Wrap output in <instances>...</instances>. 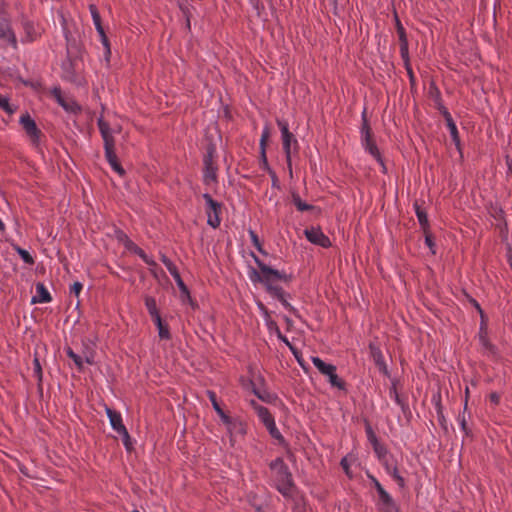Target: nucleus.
Here are the masks:
<instances>
[{"label": "nucleus", "instance_id": "nucleus-1", "mask_svg": "<svg viewBox=\"0 0 512 512\" xmlns=\"http://www.w3.org/2000/svg\"><path fill=\"white\" fill-rule=\"evenodd\" d=\"M259 271L255 268L251 267L249 276L252 282L261 283L266 292L276 298L281 304L294 316L300 317L299 312L296 308H294L288 300L285 298V295H288V292L284 291L281 286L275 284L276 281H283L286 284H289L294 276L292 274H286L283 271H279L274 269L268 265H266L260 258L255 255L253 252L251 253Z\"/></svg>", "mask_w": 512, "mask_h": 512}, {"label": "nucleus", "instance_id": "nucleus-2", "mask_svg": "<svg viewBox=\"0 0 512 512\" xmlns=\"http://www.w3.org/2000/svg\"><path fill=\"white\" fill-rule=\"evenodd\" d=\"M99 131L104 141V150H105V158L110 164L111 168L121 177H124L126 174L125 169L122 167L121 163L115 152V139L112 135V131L108 122H106L103 118H99L97 121Z\"/></svg>", "mask_w": 512, "mask_h": 512}, {"label": "nucleus", "instance_id": "nucleus-3", "mask_svg": "<svg viewBox=\"0 0 512 512\" xmlns=\"http://www.w3.org/2000/svg\"><path fill=\"white\" fill-rule=\"evenodd\" d=\"M271 470L276 472L277 490L283 496H289L294 487L292 473L284 462L283 458L278 457L269 464Z\"/></svg>", "mask_w": 512, "mask_h": 512}, {"label": "nucleus", "instance_id": "nucleus-4", "mask_svg": "<svg viewBox=\"0 0 512 512\" xmlns=\"http://www.w3.org/2000/svg\"><path fill=\"white\" fill-rule=\"evenodd\" d=\"M161 261L165 265V267L167 268V270L169 271V273L171 274L173 279L175 280V282L180 290L181 301L183 303H188L192 307V309H194V310L197 309L198 304L192 299V297L190 295V291H189L187 285L184 283L176 265L166 255L161 256Z\"/></svg>", "mask_w": 512, "mask_h": 512}, {"label": "nucleus", "instance_id": "nucleus-5", "mask_svg": "<svg viewBox=\"0 0 512 512\" xmlns=\"http://www.w3.org/2000/svg\"><path fill=\"white\" fill-rule=\"evenodd\" d=\"M215 157L216 145L212 141H209V143L206 146V152L203 157V180L205 184L217 182L218 167L214 162Z\"/></svg>", "mask_w": 512, "mask_h": 512}, {"label": "nucleus", "instance_id": "nucleus-6", "mask_svg": "<svg viewBox=\"0 0 512 512\" xmlns=\"http://www.w3.org/2000/svg\"><path fill=\"white\" fill-rule=\"evenodd\" d=\"M312 362L321 374L328 377L331 386L337 387L340 390H346V383L336 374L337 368L335 365L326 363L317 356L312 357Z\"/></svg>", "mask_w": 512, "mask_h": 512}, {"label": "nucleus", "instance_id": "nucleus-7", "mask_svg": "<svg viewBox=\"0 0 512 512\" xmlns=\"http://www.w3.org/2000/svg\"><path fill=\"white\" fill-rule=\"evenodd\" d=\"M205 200V213L207 215V224L212 228H218L221 224L220 214L222 212L223 204L212 198L209 193L202 195Z\"/></svg>", "mask_w": 512, "mask_h": 512}, {"label": "nucleus", "instance_id": "nucleus-8", "mask_svg": "<svg viewBox=\"0 0 512 512\" xmlns=\"http://www.w3.org/2000/svg\"><path fill=\"white\" fill-rule=\"evenodd\" d=\"M22 128L26 132L27 136L30 138L31 143L34 146H38L40 143V139L43 136L42 131L37 127V124L34 119L29 115V113H25L20 117L19 120Z\"/></svg>", "mask_w": 512, "mask_h": 512}, {"label": "nucleus", "instance_id": "nucleus-9", "mask_svg": "<svg viewBox=\"0 0 512 512\" xmlns=\"http://www.w3.org/2000/svg\"><path fill=\"white\" fill-rule=\"evenodd\" d=\"M51 95L65 111L75 115L81 113V106L74 99L64 97L59 86L53 87Z\"/></svg>", "mask_w": 512, "mask_h": 512}, {"label": "nucleus", "instance_id": "nucleus-10", "mask_svg": "<svg viewBox=\"0 0 512 512\" xmlns=\"http://www.w3.org/2000/svg\"><path fill=\"white\" fill-rule=\"evenodd\" d=\"M304 234L307 240L315 245H319L323 248H328L331 246L329 237L322 232L320 227H311L309 229H305Z\"/></svg>", "mask_w": 512, "mask_h": 512}, {"label": "nucleus", "instance_id": "nucleus-11", "mask_svg": "<svg viewBox=\"0 0 512 512\" xmlns=\"http://www.w3.org/2000/svg\"><path fill=\"white\" fill-rule=\"evenodd\" d=\"M282 145H283V151L285 153L286 157V163L289 170V173L292 175V145L295 152H298L299 150V144L297 139L295 138L294 134H289L282 137Z\"/></svg>", "mask_w": 512, "mask_h": 512}, {"label": "nucleus", "instance_id": "nucleus-12", "mask_svg": "<svg viewBox=\"0 0 512 512\" xmlns=\"http://www.w3.org/2000/svg\"><path fill=\"white\" fill-rule=\"evenodd\" d=\"M479 341L483 348H485L490 353V355H492L496 359L499 357L497 347L494 344H492L488 339L487 317L481 319L479 329Z\"/></svg>", "mask_w": 512, "mask_h": 512}, {"label": "nucleus", "instance_id": "nucleus-13", "mask_svg": "<svg viewBox=\"0 0 512 512\" xmlns=\"http://www.w3.org/2000/svg\"><path fill=\"white\" fill-rule=\"evenodd\" d=\"M269 137H270V129H269V127L266 126L263 129L261 139H260V144H259V149H260L259 162H260L261 169L265 170L267 173H270V171H273V169L270 167V165L268 163V159H267V155H266V147H267V142H268Z\"/></svg>", "mask_w": 512, "mask_h": 512}, {"label": "nucleus", "instance_id": "nucleus-14", "mask_svg": "<svg viewBox=\"0 0 512 512\" xmlns=\"http://www.w3.org/2000/svg\"><path fill=\"white\" fill-rule=\"evenodd\" d=\"M368 347L370 351V356L373 359L375 365L378 367L379 371L383 373L385 376L389 377L390 374L379 345H377L374 342H370Z\"/></svg>", "mask_w": 512, "mask_h": 512}, {"label": "nucleus", "instance_id": "nucleus-15", "mask_svg": "<svg viewBox=\"0 0 512 512\" xmlns=\"http://www.w3.org/2000/svg\"><path fill=\"white\" fill-rule=\"evenodd\" d=\"M65 39H66V52L67 57L71 59H81L82 56V46L81 44L71 36L70 32L65 29Z\"/></svg>", "mask_w": 512, "mask_h": 512}, {"label": "nucleus", "instance_id": "nucleus-16", "mask_svg": "<svg viewBox=\"0 0 512 512\" xmlns=\"http://www.w3.org/2000/svg\"><path fill=\"white\" fill-rule=\"evenodd\" d=\"M488 213L498 222L496 227L499 228L501 232H507V222L505 219V212L502 207L497 203H491L488 207Z\"/></svg>", "mask_w": 512, "mask_h": 512}, {"label": "nucleus", "instance_id": "nucleus-17", "mask_svg": "<svg viewBox=\"0 0 512 512\" xmlns=\"http://www.w3.org/2000/svg\"><path fill=\"white\" fill-rule=\"evenodd\" d=\"M81 59L68 58L62 63L63 78L70 82H75L77 79L76 67L78 61Z\"/></svg>", "mask_w": 512, "mask_h": 512}, {"label": "nucleus", "instance_id": "nucleus-18", "mask_svg": "<svg viewBox=\"0 0 512 512\" xmlns=\"http://www.w3.org/2000/svg\"><path fill=\"white\" fill-rule=\"evenodd\" d=\"M227 431L230 435V441H233V437L236 435L244 436L247 433L246 424L239 418H232L230 424H225Z\"/></svg>", "mask_w": 512, "mask_h": 512}, {"label": "nucleus", "instance_id": "nucleus-19", "mask_svg": "<svg viewBox=\"0 0 512 512\" xmlns=\"http://www.w3.org/2000/svg\"><path fill=\"white\" fill-rule=\"evenodd\" d=\"M0 39L9 42L13 47L17 46V39L7 19H0Z\"/></svg>", "mask_w": 512, "mask_h": 512}, {"label": "nucleus", "instance_id": "nucleus-20", "mask_svg": "<svg viewBox=\"0 0 512 512\" xmlns=\"http://www.w3.org/2000/svg\"><path fill=\"white\" fill-rule=\"evenodd\" d=\"M443 117H444V119L446 121V125L450 131V135H451L453 143L455 144L458 151H461V141H460L458 129H457V126H456L450 112L443 111Z\"/></svg>", "mask_w": 512, "mask_h": 512}, {"label": "nucleus", "instance_id": "nucleus-21", "mask_svg": "<svg viewBox=\"0 0 512 512\" xmlns=\"http://www.w3.org/2000/svg\"><path fill=\"white\" fill-rule=\"evenodd\" d=\"M106 414L109 418V421H110V424H111V427L117 432V433H120V432H124L126 427L125 425L123 424V421H122V417H121V414L106 406Z\"/></svg>", "mask_w": 512, "mask_h": 512}, {"label": "nucleus", "instance_id": "nucleus-22", "mask_svg": "<svg viewBox=\"0 0 512 512\" xmlns=\"http://www.w3.org/2000/svg\"><path fill=\"white\" fill-rule=\"evenodd\" d=\"M361 141H362V145L364 146L365 150L368 151L385 170L386 167H385L382 155H381V153L377 147V144L375 142L374 136H370L368 140H361Z\"/></svg>", "mask_w": 512, "mask_h": 512}, {"label": "nucleus", "instance_id": "nucleus-23", "mask_svg": "<svg viewBox=\"0 0 512 512\" xmlns=\"http://www.w3.org/2000/svg\"><path fill=\"white\" fill-rule=\"evenodd\" d=\"M207 396H208L209 400L211 401L213 409L219 415V417L221 418L222 422L224 424H230L231 417L229 415H227L224 412V410L221 408V406H220V404H219V402L217 400L216 393L214 391H212V390H207Z\"/></svg>", "mask_w": 512, "mask_h": 512}, {"label": "nucleus", "instance_id": "nucleus-24", "mask_svg": "<svg viewBox=\"0 0 512 512\" xmlns=\"http://www.w3.org/2000/svg\"><path fill=\"white\" fill-rule=\"evenodd\" d=\"M36 292L37 294L32 297L31 303H48L52 300V297L48 290L46 289L45 285L41 282H38L36 284Z\"/></svg>", "mask_w": 512, "mask_h": 512}, {"label": "nucleus", "instance_id": "nucleus-25", "mask_svg": "<svg viewBox=\"0 0 512 512\" xmlns=\"http://www.w3.org/2000/svg\"><path fill=\"white\" fill-rule=\"evenodd\" d=\"M291 202L300 212H313L318 209L316 206L304 202L297 192H291Z\"/></svg>", "mask_w": 512, "mask_h": 512}, {"label": "nucleus", "instance_id": "nucleus-26", "mask_svg": "<svg viewBox=\"0 0 512 512\" xmlns=\"http://www.w3.org/2000/svg\"><path fill=\"white\" fill-rule=\"evenodd\" d=\"M126 249L138 255L147 265L156 266V262L153 259L149 258L145 251L138 245H136L133 241H128Z\"/></svg>", "mask_w": 512, "mask_h": 512}, {"label": "nucleus", "instance_id": "nucleus-27", "mask_svg": "<svg viewBox=\"0 0 512 512\" xmlns=\"http://www.w3.org/2000/svg\"><path fill=\"white\" fill-rule=\"evenodd\" d=\"M414 208L422 231L429 230L430 223L428 220L427 212L418 204L417 201L414 203Z\"/></svg>", "mask_w": 512, "mask_h": 512}, {"label": "nucleus", "instance_id": "nucleus-28", "mask_svg": "<svg viewBox=\"0 0 512 512\" xmlns=\"http://www.w3.org/2000/svg\"><path fill=\"white\" fill-rule=\"evenodd\" d=\"M265 427L267 428L270 436L273 439L278 441L279 445H281L283 447H287L288 446L286 440L284 439V437L282 436V434L280 433V431L276 427L275 420H272V421H269L268 423H266Z\"/></svg>", "mask_w": 512, "mask_h": 512}, {"label": "nucleus", "instance_id": "nucleus-29", "mask_svg": "<svg viewBox=\"0 0 512 512\" xmlns=\"http://www.w3.org/2000/svg\"><path fill=\"white\" fill-rule=\"evenodd\" d=\"M429 94L434 99L436 108L440 111V113L443 115V111H448V109L443 105L441 93L436 86V84L432 81L429 87Z\"/></svg>", "mask_w": 512, "mask_h": 512}, {"label": "nucleus", "instance_id": "nucleus-30", "mask_svg": "<svg viewBox=\"0 0 512 512\" xmlns=\"http://www.w3.org/2000/svg\"><path fill=\"white\" fill-rule=\"evenodd\" d=\"M158 329V336L161 340H171L172 335L170 333L169 325L162 319L158 318L153 322Z\"/></svg>", "mask_w": 512, "mask_h": 512}, {"label": "nucleus", "instance_id": "nucleus-31", "mask_svg": "<svg viewBox=\"0 0 512 512\" xmlns=\"http://www.w3.org/2000/svg\"><path fill=\"white\" fill-rule=\"evenodd\" d=\"M370 136H374V133L367 117V110L364 109L362 112L361 140H368Z\"/></svg>", "mask_w": 512, "mask_h": 512}, {"label": "nucleus", "instance_id": "nucleus-32", "mask_svg": "<svg viewBox=\"0 0 512 512\" xmlns=\"http://www.w3.org/2000/svg\"><path fill=\"white\" fill-rule=\"evenodd\" d=\"M433 399L435 400V407H436V412H437V416H438V422H439L440 426L443 428V430L445 432H448L447 421L443 414V407L441 404V395L438 394L437 397L434 396Z\"/></svg>", "mask_w": 512, "mask_h": 512}, {"label": "nucleus", "instance_id": "nucleus-33", "mask_svg": "<svg viewBox=\"0 0 512 512\" xmlns=\"http://www.w3.org/2000/svg\"><path fill=\"white\" fill-rule=\"evenodd\" d=\"M266 325H267L268 330L273 331L277 335V338L280 341L285 343L288 347L291 345L288 338L285 335H283L282 332L280 331V328L276 321H274L273 319H268V322L266 323Z\"/></svg>", "mask_w": 512, "mask_h": 512}, {"label": "nucleus", "instance_id": "nucleus-34", "mask_svg": "<svg viewBox=\"0 0 512 512\" xmlns=\"http://www.w3.org/2000/svg\"><path fill=\"white\" fill-rule=\"evenodd\" d=\"M250 385L252 392L263 402L271 403L274 400V397L268 391L258 389L254 381H250Z\"/></svg>", "mask_w": 512, "mask_h": 512}, {"label": "nucleus", "instance_id": "nucleus-35", "mask_svg": "<svg viewBox=\"0 0 512 512\" xmlns=\"http://www.w3.org/2000/svg\"><path fill=\"white\" fill-rule=\"evenodd\" d=\"M89 10H90L96 30L102 31V29H104V27L102 25L101 16H100L97 6L95 4H90Z\"/></svg>", "mask_w": 512, "mask_h": 512}, {"label": "nucleus", "instance_id": "nucleus-36", "mask_svg": "<svg viewBox=\"0 0 512 512\" xmlns=\"http://www.w3.org/2000/svg\"><path fill=\"white\" fill-rule=\"evenodd\" d=\"M99 36H100V39H101V42L105 48V54H104V58L106 60L107 63L110 62V57H111V46H110V41L106 35V32L104 29H102V32L101 30L100 31H97Z\"/></svg>", "mask_w": 512, "mask_h": 512}, {"label": "nucleus", "instance_id": "nucleus-37", "mask_svg": "<svg viewBox=\"0 0 512 512\" xmlns=\"http://www.w3.org/2000/svg\"><path fill=\"white\" fill-rule=\"evenodd\" d=\"M65 352H66V355L73 360V362L75 363L77 369L79 371H82L83 368H84V365H83V360H82V357L79 356L78 354H76L73 349L69 346L65 347Z\"/></svg>", "mask_w": 512, "mask_h": 512}, {"label": "nucleus", "instance_id": "nucleus-38", "mask_svg": "<svg viewBox=\"0 0 512 512\" xmlns=\"http://www.w3.org/2000/svg\"><path fill=\"white\" fill-rule=\"evenodd\" d=\"M468 393H469V390H468V388H466V397L468 396ZM466 410H467V400L465 401L463 415L459 416V422H460L462 431L465 433L466 436L469 437V436H472V431H471V429H469V427L467 425V421L465 418Z\"/></svg>", "mask_w": 512, "mask_h": 512}, {"label": "nucleus", "instance_id": "nucleus-39", "mask_svg": "<svg viewBox=\"0 0 512 512\" xmlns=\"http://www.w3.org/2000/svg\"><path fill=\"white\" fill-rule=\"evenodd\" d=\"M14 249L17 252V254L20 256V258L23 260L24 263H26L28 265H33L35 263L34 258L27 250H25L17 245H14Z\"/></svg>", "mask_w": 512, "mask_h": 512}, {"label": "nucleus", "instance_id": "nucleus-40", "mask_svg": "<svg viewBox=\"0 0 512 512\" xmlns=\"http://www.w3.org/2000/svg\"><path fill=\"white\" fill-rule=\"evenodd\" d=\"M256 411L264 425L266 423H268L269 421L274 420V417L272 416V414L270 413L268 408H266L264 406H257Z\"/></svg>", "mask_w": 512, "mask_h": 512}, {"label": "nucleus", "instance_id": "nucleus-41", "mask_svg": "<svg viewBox=\"0 0 512 512\" xmlns=\"http://www.w3.org/2000/svg\"><path fill=\"white\" fill-rule=\"evenodd\" d=\"M399 43H400V54H401V58L404 62V66H408V64H410L408 40L399 41Z\"/></svg>", "mask_w": 512, "mask_h": 512}, {"label": "nucleus", "instance_id": "nucleus-42", "mask_svg": "<svg viewBox=\"0 0 512 512\" xmlns=\"http://www.w3.org/2000/svg\"><path fill=\"white\" fill-rule=\"evenodd\" d=\"M372 447H373V450H374L375 454L377 455L378 459L380 461H384L388 454V450H387L386 446L384 444L380 443V441H379L378 443H374L372 445Z\"/></svg>", "mask_w": 512, "mask_h": 512}, {"label": "nucleus", "instance_id": "nucleus-43", "mask_svg": "<svg viewBox=\"0 0 512 512\" xmlns=\"http://www.w3.org/2000/svg\"><path fill=\"white\" fill-rule=\"evenodd\" d=\"M390 395L394 396L396 403L400 405L403 412H405L406 409L408 408V405L402 400V398L398 394L395 381L392 382V386L390 388Z\"/></svg>", "mask_w": 512, "mask_h": 512}, {"label": "nucleus", "instance_id": "nucleus-44", "mask_svg": "<svg viewBox=\"0 0 512 512\" xmlns=\"http://www.w3.org/2000/svg\"><path fill=\"white\" fill-rule=\"evenodd\" d=\"M423 233L425 236V244L428 246L431 253L433 255H435L436 254V243H435L433 234L431 233L430 229L423 231Z\"/></svg>", "mask_w": 512, "mask_h": 512}, {"label": "nucleus", "instance_id": "nucleus-45", "mask_svg": "<svg viewBox=\"0 0 512 512\" xmlns=\"http://www.w3.org/2000/svg\"><path fill=\"white\" fill-rule=\"evenodd\" d=\"M395 26H396V31H397V34H398V38H399V41H406L408 40L407 38V34H406V31L398 17V15L395 13Z\"/></svg>", "mask_w": 512, "mask_h": 512}, {"label": "nucleus", "instance_id": "nucleus-46", "mask_svg": "<svg viewBox=\"0 0 512 512\" xmlns=\"http://www.w3.org/2000/svg\"><path fill=\"white\" fill-rule=\"evenodd\" d=\"M365 431H366L367 439L371 443V445L379 442L378 437L376 436L375 432L373 431L372 426L368 420H365Z\"/></svg>", "mask_w": 512, "mask_h": 512}, {"label": "nucleus", "instance_id": "nucleus-47", "mask_svg": "<svg viewBox=\"0 0 512 512\" xmlns=\"http://www.w3.org/2000/svg\"><path fill=\"white\" fill-rule=\"evenodd\" d=\"M0 107L9 115H12L16 108H14L7 97H4L0 94Z\"/></svg>", "mask_w": 512, "mask_h": 512}, {"label": "nucleus", "instance_id": "nucleus-48", "mask_svg": "<svg viewBox=\"0 0 512 512\" xmlns=\"http://www.w3.org/2000/svg\"><path fill=\"white\" fill-rule=\"evenodd\" d=\"M249 234H250V237H251V241L253 243V245L256 247V249L263 255H266V251L263 249L262 247V244L259 240V237L258 235L253 231V230H250L249 231Z\"/></svg>", "mask_w": 512, "mask_h": 512}, {"label": "nucleus", "instance_id": "nucleus-49", "mask_svg": "<svg viewBox=\"0 0 512 512\" xmlns=\"http://www.w3.org/2000/svg\"><path fill=\"white\" fill-rule=\"evenodd\" d=\"M33 365H34V374L37 377L39 387H41L43 372H42V367H41L40 361L37 357L34 358Z\"/></svg>", "mask_w": 512, "mask_h": 512}, {"label": "nucleus", "instance_id": "nucleus-50", "mask_svg": "<svg viewBox=\"0 0 512 512\" xmlns=\"http://www.w3.org/2000/svg\"><path fill=\"white\" fill-rule=\"evenodd\" d=\"M118 434L122 437V441H123V444H124L126 450L128 452H130L133 449V444H132L131 437H130L127 429H125L124 432H120Z\"/></svg>", "mask_w": 512, "mask_h": 512}, {"label": "nucleus", "instance_id": "nucleus-51", "mask_svg": "<svg viewBox=\"0 0 512 512\" xmlns=\"http://www.w3.org/2000/svg\"><path fill=\"white\" fill-rule=\"evenodd\" d=\"M378 496L379 503L381 506H385L386 504H389L391 501L394 500L386 490L380 491V493H378Z\"/></svg>", "mask_w": 512, "mask_h": 512}, {"label": "nucleus", "instance_id": "nucleus-52", "mask_svg": "<svg viewBox=\"0 0 512 512\" xmlns=\"http://www.w3.org/2000/svg\"><path fill=\"white\" fill-rule=\"evenodd\" d=\"M289 349L290 351L292 352V354L294 355V357L296 358L297 362L299 363V365L305 369V365H304V360H303V357H302V353L294 346V345H290L289 346Z\"/></svg>", "mask_w": 512, "mask_h": 512}, {"label": "nucleus", "instance_id": "nucleus-53", "mask_svg": "<svg viewBox=\"0 0 512 512\" xmlns=\"http://www.w3.org/2000/svg\"><path fill=\"white\" fill-rule=\"evenodd\" d=\"M144 300L148 312L158 309L156 299L154 297L146 296Z\"/></svg>", "mask_w": 512, "mask_h": 512}, {"label": "nucleus", "instance_id": "nucleus-54", "mask_svg": "<svg viewBox=\"0 0 512 512\" xmlns=\"http://www.w3.org/2000/svg\"><path fill=\"white\" fill-rule=\"evenodd\" d=\"M277 125L281 131V134H282V137L283 136H286V135H289V134H292L290 131H289V128H288V123L285 121V120H280V119H277Z\"/></svg>", "mask_w": 512, "mask_h": 512}, {"label": "nucleus", "instance_id": "nucleus-55", "mask_svg": "<svg viewBox=\"0 0 512 512\" xmlns=\"http://www.w3.org/2000/svg\"><path fill=\"white\" fill-rule=\"evenodd\" d=\"M115 235H116V238L122 242L125 246V248L127 247V244H128V241H132L126 233H124L122 230L118 229L115 231Z\"/></svg>", "mask_w": 512, "mask_h": 512}, {"label": "nucleus", "instance_id": "nucleus-56", "mask_svg": "<svg viewBox=\"0 0 512 512\" xmlns=\"http://www.w3.org/2000/svg\"><path fill=\"white\" fill-rule=\"evenodd\" d=\"M381 510L383 512H400V509L394 500L385 506H381Z\"/></svg>", "mask_w": 512, "mask_h": 512}, {"label": "nucleus", "instance_id": "nucleus-57", "mask_svg": "<svg viewBox=\"0 0 512 512\" xmlns=\"http://www.w3.org/2000/svg\"><path fill=\"white\" fill-rule=\"evenodd\" d=\"M268 174L271 177L272 187L276 188V189H280L281 188L280 181H279V178H278L276 172L273 170V171H270V173H268Z\"/></svg>", "mask_w": 512, "mask_h": 512}, {"label": "nucleus", "instance_id": "nucleus-58", "mask_svg": "<svg viewBox=\"0 0 512 512\" xmlns=\"http://www.w3.org/2000/svg\"><path fill=\"white\" fill-rule=\"evenodd\" d=\"M83 285L80 282H74L70 288V293L79 296L82 291Z\"/></svg>", "mask_w": 512, "mask_h": 512}, {"label": "nucleus", "instance_id": "nucleus-59", "mask_svg": "<svg viewBox=\"0 0 512 512\" xmlns=\"http://www.w3.org/2000/svg\"><path fill=\"white\" fill-rule=\"evenodd\" d=\"M405 69H406L408 77H409L410 85H411V87H414V85L416 83V79H415L411 64H408V66H405Z\"/></svg>", "mask_w": 512, "mask_h": 512}, {"label": "nucleus", "instance_id": "nucleus-60", "mask_svg": "<svg viewBox=\"0 0 512 512\" xmlns=\"http://www.w3.org/2000/svg\"><path fill=\"white\" fill-rule=\"evenodd\" d=\"M340 465L341 467L343 468L345 474L348 476V477H352V474L350 472V468H349V464H348V461H347V458L344 457L341 459V462H340Z\"/></svg>", "mask_w": 512, "mask_h": 512}, {"label": "nucleus", "instance_id": "nucleus-61", "mask_svg": "<svg viewBox=\"0 0 512 512\" xmlns=\"http://www.w3.org/2000/svg\"><path fill=\"white\" fill-rule=\"evenodd\" d=\"M258 308L264 314L266 323L268 322V319H272L269 310L267 309V307L263 303L259 302L258 303Z\"/></svg>", "mask_w": 512, "mask_h": 512}, {"label": "nucleus", "instance_id": "nucleus-62", "mask_svg": "<svg viewBox=\"0 0 512 512\" xmlns=\"http://www.w3.org/2000/svg\"><path fill=\"white\" fill-rule=\"evenodd\" d=\"M470 303H471V304L473 305V307H475V308H476V310L479 312L481 319H483V318H485V317H486V315H485V313H484L483 309L481 308L480 304H479L475 299L471 298V299H470Z\"/></svg>", "mask_w": 512, "mask_h": 512}, {"label": "nucleus", "instance_id": "nucleus-63", "mask_svg": "<svg viewBox=\"0 0 512 512\" xmlns=\"http://www.w3.org/2000/svg\"><path fill=\"white\" fill-rule=\"evenodd\" d=\"M489 400L495 406L499 405V403H500V394H498L497 392L490 393L489 394Z\"/></svg>", "mask_w": 512, "mask_h": 512}, {"label": "nucleus", "instance_id": "nucleus-64", "mask_svg": "<svg viewBox=\"0 0 512 512\" xmlns=\"http://www.w3.org/2000/svg\"><path fill=\"white\" fill-rule=\"evenodd\" d=\"M369 478L371 479L377 493H380V491L385 490L381 483L374 476L369 475Z\"/></svg>", "mask_w": 512, "mask_h": 512}]
</instances>
